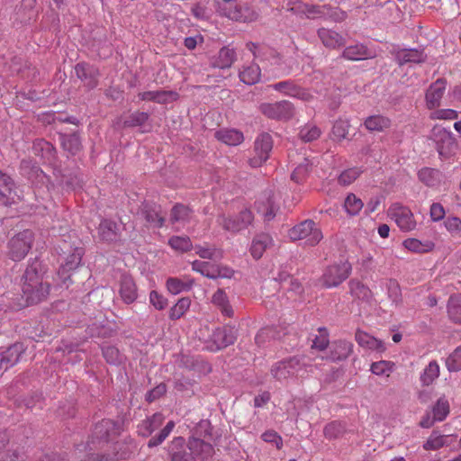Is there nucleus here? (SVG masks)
Listing matches in <instances>:
<instances>
[{"label": "nucleus", "mask_w": 461, "mask_h": 461, "mask_svg": "<svg viewBox=\"0 0 461 461\" xmlns=\"http://www.w3.org/2000/svg\"><path fill=\"white\" fill-rule=\"evenodd\" d=\"M364 206L362 200L354 194H348L344 202V208L350 216H355L360 212Z\"/></svg>", "instance_id": "46"}, {"label": "nucleus", "mask_w": 461, "mask_h": 461, "mask_svg": "<svg viewBox=\"0 0 461 461\" xmlns=\"http://www.w3.org/2000/svg\"><path fill=\"white\" fill-rule=\"evenodd\" d=\"M388 216L402 231H411L416 228L417 222L412 212L400 203H394L389 207Z\"/></svg>", "instance_id": "7"}, {"label": "nucleus", "mask_w": 461, "mask_h": 461, "mask_svg": "<svg viewBox=\"0 0 461 461\" xmlns=\"http://www.w3.org/2000/svg\"><path fill=\"white\" fill-rule=\"evenodd\" d=\"M164 416L161 413H155L151 417L142 420L138 426V432L140 436L147 438L158 429L164 422Z\"/></svg>", "instance_id": "28"}, {"label": "nucleus", "mask_w": 461, "mask_h": 461, "mask_svg": "<svg viewBox=\"0 0 461 461\" xmlns=\"http://www.w3.org/2000/svg\"><path fill=\"white\" fill-rule=\"evenodd\" d=\"M321 131L314 124H306L301 128L299 137L304 142H310L320 138Z\"/></svg>", "instance_id": "53"}, {"label": "nucleus", "mask_w": 461, "mask_h": 461, "mask_svg": "<svg viewBox=\"0 0 461 461\" xmlns=\"http://www.w3.org/2000/svg\"><path fill=\"white\" fill-rule=\"evenodd\" d=\"M174 428L175 422L173 420L168 421L167 425L160 430L158 435L152 437L149 440L148 447H153L160 445L169 436Z\"/></svg>", "instance_id": "56"}, {"label": "nucleus", "mask_w": 461, "mask_h": 461, "mask_svg": "<svg viewBox=\"0 0 461 461\" xmlns=\"http://www.w3.org/2000/svg\"><path fill=\"white\" fill-rule=\"evenodd\" d=\"M149 303L158 311L164 310L168 304L167 299L154 290L149 293Z\"/></svg>", "instance_id": "62"}, {"label": "nucleus", "mask_w": 461, "mask_h": 461, "mask_svg": "<svg viewBox=\"0 0 461 461\" xmlns=\"http://www.w3.org/2000/svg\"><path fill=\"white\" fill-rule=\"evenodd\" d=\"M318 37L320 38L322 44L329 49H339L346 44L345 38L339 32L330 29H319Z\"/></svg>", "instance_id": "21"}, {"label": "nucleus", "mask_w": 461, "mask_h": 461, "mask_svg": "<svg viewBox=\"0 0 461 461\" xmlns=\"http://www.w3.org/2000/svg\"><path fill=\"white\" fill-rule=\"evenodd\" d=\"M143 214L149 223L154 224L157 227H161L164 223L165 219L157 206L146 205L143 209Z\"/></svg>", "instance_id": "45"}, {"label": "nucleus", "mask_w": 461, "mask_h": 461, "mask_svg": "<svg viewBox=\"0 0 461 461\" xmlns=\"http://www.w3.org/2000/svg\"><path fill=\"white\" fill-rule=\"evenodd\" d=\"M447 81L444 78H438L432 83L425 94L426 106L432 110L440 105V101L445 94Z\"/></svg>", "instance_id": "16"}, {"label": "nucleus", "mask_w": 461, "mask_h": 461, "mask_svg": "<svg viewBox=\"0 0 461 461\" xmlns=\"http://www.w3.org/2000/svg\"><path fill=\"white\" fill-rule=\"evenodd\" d=\"M62 147L72 155L77 154L81 149V140L78 135H63L61 140Z\"/></svg>", "instance_id": "49"}, {"label": "nucleus", "mask_w": 461, "mask_h": 461, "mask_svg": "<svg viewBox=\"0 0 461 461\" xmlns=\"http://www.w3.org/2000/svg\"><path fill=\"white\" fill-rule=\"evenodd\" d=\"M353 350V344L348 340H338L333 342L330 348V357L333 361L346 359Z\"/></svg>", "instance_id": "31"}, {"label": "nucleus", "mask_w": 461, "mask_h": 461, "mask_svg": "<svg viewBox=\"0 0 461 461\" xmlns=\"http://www.w3.org/2000/svg\"><path fill=\"white\" fill-rule=\"evenodd\" d=\"M359 175L360 170L358 168H348L339 175L338 181L342 185H348L352 184L359 176Z\"/></svg>", "instance_id": "59"}, {"label": "nucleus", "mask_w": 461, "mask_h": 461, "mask_svg": "<svg viewBox=\"0 0 461 461\" xmlns=\"http://www.w3.org/2000/svg\"><path fill=\"white\" fill-rule=\"evenodd\" d=\"M303 370V364L297 357H290L274 364L271 367V375L279 381L295 377Z\"/></svg>", "instance_id": "8"}, {"label": "nucleus", "mask_w": 461, "mask_h": 461, "mask_svg": "<svg viewBox=\"0 0 461 461\" xmlns=\"http://www.w3.org/2000/svg\"><path fill=\"white\" fill-rule=\"evenodd\" d=\"M448 440L449 436L442 435L438 431L434 430L424 442L423 448L428 451H435L443 447L444 446H448L450 444Z\"/></svg>", "instance_id": "38"}, {"label": "nucleus", "mask_w": 461, "mask_h": 461, "mask_svg": "<svg viewBox=\"0 0 461 461\" xmlns=\"http://www.w3.org/2000/svg\"><path fill=\"white\" fill-rule=\"evenodd\" d=\"M23 351V345L21 343H15L1 353L0 356L5 365V368L9 369L17 364Z\"/></svg>", "instance_id": "33"}, {"label": "nucleus", "mask_w": 461, "mask_h": 461, "mask_svg": "<svg viewBox=\"0 0 461 461\" xmlns=\"http://www.w3.org/2000/svg\"><path fill=\"white\" fill-rule=\"evenodd\" d=\"M22 448L9 440L5 431H0V461H24Z\"/></svg>", "instance_id": "11"}, {"label": "nucleus", "mask_w": 461, "mask_h": 461, "mask_svg": "<svg viewBox=\"0 0 461 461\" xmlns=\"http://www.w3.org/2000/svg\"><path fill=\"white\" fill-rule=\"evenodd\" d=\"M431 139L436 143L437 150L440 156L447 154L455 145L452 133L441 126H434L431 131Z\"/></svg>", "instance_id": "13"}, {"label": "nucleus", "mask_w": 461, "mask_h": 461, "mask_svg": "<svg viewBox=\"0 0 461 461\" xmlns=\"http://www.w3.org/2000/svg\"><path fill=\"white\" fill-rule=\"evenodd\" d=\"M193 285L194 279L189 276H184L183 278L168 277L166 281L167 290L174 295L191 290Z\"/></svg>", "instance_id": "27"}, {"label": "nucleus", "mask_w": 461, "mask_h": 461, "mask_svg": "<svg viewBox=\"0 0 461 461\" xmlns=\"http://www.w3.org/2000/svg\"><path fill=\"white\" fill-rule=\"evenodd\" d=\"M118 294L122 301L127 304L134 303L138 298V289L131 276L123 274L118 282Z\"/></svg>", "instance_id": "14"}, {"label": "nucleus", "mask_w": 461, "mask_h": 461, "mask_svg": "<svg viewBox=\"0 0 461 461\" xmlns=\"http://www.w3.org/2000/svg\"><path fill=\"white\" fill-rule=\"evenodd\" d=\"M270 87L285 95L294 97L304 102H310L313 99L312 94L308 89L302 88L292 81H282L270 86Z\"/></svg>", "instance_id": "12"}, {"label": "nucleus", "mask_w": 461, "mask_h": 461, "mask_svg": "<svg viewBox=\"0 0 461 461\" xmlns=\"http://www.w3.org/2000/svg\"><path fill=\"white\" fill-rule=\"evenodd\" d=\"M447 313L454 322L461 324V294L450 296L447 303Z\"/></svg>", "instance_id": "40"}, {"label": "nucleus", "mask_w": 461, "mask_h": 461, "mask_svg": "<svg viewBox=\"0 0 461 461\" xmlns=\"http://www.w3.org/2000/svg\"><path fill=\"white\" fill-rule=\"evenodd\" d=\"M142 101H153L158 104H167L170 101L176 100L178 94L173 91L157 90L146 91L138 95Z\"/></svg>", "instance_id": "24"}, {"label": "nucleus", "mask_w": 461, "mask_h": 461, "mask_svg": "<svg viewBox=\"0 0 461 461\" xmlns=\"http://www.w3.org/2000/svg\"><path fill=\"white\" fill-rule=\"evenodd\" d=\"M375 57V53L362 43L346 47L341 54V58L352 61L373 59Z\"/></svg>", "instance_id": "19"}, {"label": "nucleus", "mask_w": 461, "mask_h": 461, "mask_svg": "<svg viewBox=\"0 0 461 461\" xmlns=\"http://www.w3.org/2000/svg\"><path fill=\"white\" fill-rule=\"evenodd\" d=\"M426 54L423 50L410 49L399 50L395 53V59L400 66L407 63H421L426 60Z\"/></svg>", "instance_id": "23"}, {"label": "nucleus", "mask_w": 461, "mask_h": 461, "mask_svg": "<svg viewBox=\"0 0 461 461\" xmlns=\"http://www.w3.org/2000/svg\"><path fill=\"white\" fill-rule=\"evenodd\" d=\"M350 123L348 120H337L331 130V139L336 141H342L348 135Z\"/></svg>", "instance_id": "43"}, {"label": "nucleus", "mask_w": 461, "mask_h": 461, "mask_svg": "<svg viewBox=\"0 0 461 461\" xmlns=\"http://www.w3.org/2000/svg\"><path fill=\"white\" fill-rule=\"evenodd\" d=\"M191 306V300L188 297L180 298L169 310L168 317L176 321L183 317Z\"/></svg>", "instance_id": "39"}, {"label": "nucleus", "mask_w": 461, "mask_h": 461, "mask_svg": "<svg viewBox=\"0 0 461 461\" xmlns=\"http://www.w3.org/2000/svg\"><path fill=\"white\" fill-rule=\"evenodd\" d=\"M253 221V214L249 210H243L240 214L232 219L225 215H221L217 218V222L225 230L231 232H238L241 230L248 228Z\"/></svg>", "instance_id": "10"}, {"label": "nucleus", "mask_w": 461, "mask_h": 461, "mask_svg": "<svg viewBox=\"0 0 461 461\" xmlns=\"http://www.w3.org/2000/svg\"><path fill=\"white\" fill-rule=\"evenodd\" d=\"M212 339L214 344V348H212V349L220 350L232 345L236 341L237 330L230 326L218 328L213 331Z\"/></svg>", "instance_id": "15"}, {"label": "nucleus", "mask_w": 461, "mask_h": 461, "mask_svg": "<svg viewBox=\"0 0 461 461\" xmlns=\"http://www.w3.org/2000/svg\"><path fill=\"white\" fill-rule=\"evenodd\" d=\"M260 68L258 64H251L240 73V80L247 85H254L260 78Z\"/></svg>", "instance_id": "42"}, {"label": "nucleus", "mask_w": 461, "mask_h": 461, "mask_svg": "<svg viewBox=\"0 0 461 461\" xmlns=\"http://www.w3.org/2000/svg\"><path fill=\"white\" fill-rule=\"evenodd\" d=\"M261 438L265 442L274 443L277 449H281L283 447V438L275 430L270 429L265 431Z\"/></svg>", "instance_id": "64"}, {"label": "nucleus", "mask_w": 461, "mask_h": 461, "mask_svg": "<svg viewBox=\"0 0 461 461\" xmlns=\"http://www.w3.org/2000/svg\"><path fill=\"white\" fill-rule=\"evenodd\" d=\"M348 285L350 293L355 298L363 301H368L371 298V290L361 282L351 280Z\"/></svg>", "instance_id": "44"}, {"label": "nucleus", "mask_w": 461, "mask_h": 461, "mask_svg": "<svg viewBox=\"0 0 461 461\" xmlns=\"http://www.w3.org/2000/svg\"><path fill=\"white\" fill-rule=\"evenodd\" d=\"M220 141L229 146H237L243 142L244 136L240 131L235 129H222L215 132Z\"/></svg>", "instance_id": "30"}, {"label": "nucleus", "mask_w": 461, "mask_h": 461, "mask_svg": "<svg viewBox=\"0 0 461 461\" xmlns=\"http://www.w3.org/2000/svg\"><path fill=\"white\" fill-rule=\"evenodd\" d=\"M259 111L267 118L276 121H289L294 115V104L286 100L263 103L259 105Z\"/></svg>", "instance_id": "6"}, {"label": "nucleus", "mask_w": 461, "mask_h": 461, "mask_svg": "<svg viewBox=\"0 0 461 461\" xmlns=\"http://www.w3.org/2000/svg\"><path fill=\"white\" fill-rule=\"evenodd\" d=\"M439 375V366L436 361H431L424 369L420 380L424 385H429Z\"/></svg>", "instance_id": "51"}, {"label": "nucleus", "mask_w": 461, "mask_h": 461, "mask_svg": "<svg viewBox=\"0 0 461 461\" xmlns=\"http://www.w3.org/2000/svg\"><path fill=\"white\" fill-rule=\"evenodd\" d=\"M394 363L386 360H381L374 362L371 365L370 370L375 375H385L390 376V374L393 371Z\"/></svg>", "instance_id": "55"}, {"label": "nucleus", "mask_w": 461, "mask_h": 461, "mask_svg": "<svg viewBox=\"0 0 461 461\" xmlns=\"http://www.w3.org/2000/svg\"><path fill=\"white\" fill-rule=\"evenodd\" d=\"M289 237L293 240H305L307 245L315 246L322 240L323 235L313 221L305 220L289 230Z\"/></svg>", "instance_id": "5"}, {"label": "nucleus", "mask_w": 461, "mask_h": 461, "mask_svg": "<svg viewBox=\"0 0 461 461\" xmlns=\"http://www.w3.org/2000/svg\"><path fill=\"white\" fill-rule=\"evenodd\" d=\"M194 249L196 255L203 259H216L222 258V251L215 247L196 245Z\"/></svg>", "instance_id": "52"}, {"label": "nucleus", "mask_w": 461, "mask_h": 461, "mask_svg": "<svg viewBox=\"0 0 461 461\" xmlns=\"http://www.w3.org/2000/svg\"><path fill=\"white\" fill-rule=\"evenodd\" d=\"M192 269L207 278L215 279V264L194 260L192 263Z\"/></svg>", "instance_id": "48"}, {"label": "nucleus", "mask_w": 461, "mask_h": 461, "mask_svg": "<svg viewBox=\"0 0 461 461\" xmlns=\"http://www.w3.org/2000/svg\"><path fill=\"white\" fill-rule=\"evenodd\" d=\"M167 243L172 249L178 253L188 252L193 249V243L187 236H172Z\"/></svg>", "instance_id": "41"}, {"label": "nucleus", "mask_w": 461, "mask_h": 461, "mask_svg": "<svg viewBox=\"0 0 461 461\" xmlns=\"http://www.w3.org/2000/svg\"><path fill=\"white\" fill-rule=\"evenodd\" d=\"M34 233L31 230H23L13 236L7 243V257L13 261L23 260L32 249Z\"/></svg>", "instance_id": "3"}, {"label": "nucleus", "mask_w": 461, "mask_h": 461, "mask_svg": "<svg viewBox=\"0 0 461 461\" xmlns=\"http://www.w3.org/2000/svg\"><path fill=\"white\" fill-rule=\"evenodd\" d=\"M446 366L450 372L461 370V345L448 356Z\"/></svg>", "instance_id": "57"}, {"label": "nucleus", "mask_w": 461, "mask_h": 461, "mask_svg": "<svg viewBox=\"0 0 461 461\" xmlns=\"http://www.w3.org/2000/svg\"><path fill=\"white\" fill-rule=\"evenodd\" d=\"M75 72L78 78L81 80H86L90 78L88 83L90 87H95L96 86V80L94 77L93 70L90 66L86 63H78L75 67Z\"/></svg>", "instance_id": "54"}, {"label": "nucleus", "mask_w": 461, "mask_h": 461, "mask_svg": "<svg viewBox=\"0 0 461 461\" xmlns=\"http://www.w3.org/2000/svg\"><path fill=\"white\" fill-rule=\"evenodd\" d=\"M149 119V114L144 112H134L124 121L125 127H136L143 125Z\"/></svg>", "instance_id": "58"}, {"label": "nucleus", "mask_w": 461, "mask_h": 461, "mask_svg": "<svg viewBox=\"0 0 461 461\" xmlns=\"http://www.w3.org/2000/svg\"><path fill=\"white\" fill-rule=\"evenodd\" d=\"M273 149V139L268 133L259 134L254 143V156L249 163L252 167H261L268 158Z\"/></svg>", "instance_id": "9"}, {"label": "nucleus", "mask_w": 461, "mask_h": 461, "mask_svg": "<svg viewBox=\"0 0 461 461\" xmlns=\"http://www.w3.org/2000/svg\"><path fill=\"white\" fill-rule=\"evenodd\" d=\"M212 303L219 308L221 314L231 318L234 311L230 304L229 298L222 289H218L212 297Z\"/></svg>", "instance_id": "35"}, {"label": "nucleus", "mask_w": 461, "mask_h": 461, "mask_svg": "<svg viewBox=\"0 0 461 461\" xmlns=\"http://www.w3.org/2000/svg\"><path fill=\"white\" fill-rule=\"evenodd\" d=\"M402 246L412 253H428L434 249L435 244L431 240L421 241L415 238H408L402 241Z\"/></svg>", "instance_id": "32"}, {"label": "nucleus", "mask_w": 461, "mask_h": 461, "mask_svg": "<svg viewBox=\"0 0 461 461\" xmlns=\"http://www.w3.org/2000/svg\"><path fill=\"white\" fill-rule=\"evenodd\" d=\"M192 211L185 205L176 204L170 213V221L172 224H179L184 227L190 221Z\"/></svg>", "instance_id": "34"}, {"label": "nucleus", "mask_w": 461, "mask_h": 461, "mask_svg": "<svg viewBox=\"0 0 461 461\" xmlns=\"http://www.w3.org/2000/svg\"><path fill=\"white\" fill-rule=\"evenodd\" d=\"M84 251L82 248H75L71 254H69L65 262L61 265L59 271V276L64 279V283L67 281L65 275L69 271L76 269L81 263Z\"/></svg>", "instance_id": "26"}, {"label": "nucleus", "mask_w": 461, "mask_h": 461, "mask_svg": "<svg viewBox=\"0 0 461 461\" xmlns=\"http://www.w3.org/2000/svg\"><path fill=\"white\" fill-rule=\"evenodd\" d=\"M235 60V51L229 47H223L220 50L217 57L212 60V66L218 68H228Z\"/></svg>", "instance_id": "37"}, {"label": "nucleus", "mask_w": 461, "mask_h": 461, "mask_svg": "<svg viewBox=\"0 0 461 461\" xmlns=\"http://www.w3.org/2000/svg\"><path fill=\"white\" fill-rule=\"evenodd\" d=\"M119 229L116 222L110 220H103L98 228V235L101 240L105 241H113L118 238Z\"/></svg>", "instance_id": "36"}, {"label": "nucleus", "mask_w": 461, "mask_h": 461, "mask_svg": "<svg viewBox=\"0 0 461 461\" xmlns=\"http://www.w3.org/2000/svg\"><path fill=\"white\" fill-rule=\"evenodd\" d=\"M13 187L14 182L12 178L0 171V203L10 205L14 203L16 200L21 199Z\"/></svg>", "instance_id": "18"}, {"label": "nucleus", "mask_w": 461, "mask_h": 461, "mask_svg": "<svg viewBox=\"0 0 461 461\" xmlns=\"http://www.w3.org/2000/svg\"><path fill=\"white\" fill-rule=\"evenodd\" d=\"M458 116L456 110L453 109H439L435 110L429 115L431 120H455Z\"/></svg>", "instance_id": "61"}, {"label": "nucleus", "mask_w": 461, "mask_h": 461, "mask_svg": "<svg viewBox=\"0 0 461 461\" xmlns=\"http://www.w3.org/2000/svg\"><path fill=\"white\" fill-rule=\"evenodd\" d=\"M273 243L272 238L268 234L261 233L257 235L252 241L250 253L255 259H259L266 249Z\"/></svg>", "instance_id": "29"}, {"label": "nucleus", "mask_w": 461, "mask_h": 461, "mask_svg": "<svg viewBox=\"0 0 461 461\" xmlns=\"http://www.w3.org/2000/svg\"><path fill=\"white\" fill-rule=\"evenodd\" d=\"M225 15L235 21L239 22H253L258 19V14L257 12L252 10L249 6H240L234 5L233 3H230V5L226 7H224Z\"/></svg>", "instance_id": "17"}, {"label": "nucleus", "mask_w": 461, "mask_h": 461, "mask_svg": "<svg viewBox=\"0 0 461 461\" xmlns=\"http://www.w3.org/2000/svg\"><path fill=\"white\" fill-rule=\"evenodd\" d=\"M213 447L196 438H189L185 444L181 437L174 438L171 443V461H197V457L204 460L213 454Z\"/></svg>", "instance_id": "1"}, {"label": "nucleus", "mask_w": 461, "mask_h": 461, "mask_svg": "<svg viewBox=\"0 0 461 461\" xmlns=\"http://www.w3.org/2000/svg\"><path fill=\"white\" fill-rule=\"evenodd\" d=\"M351 265L348 261L328 266L319 279L321 287L330 289L338 287L351 274Z\"/></svg>", "instance_id": "4"}, {"label": "nucleus", "mask_w": 461, "mask_h": 461, "mask_svg": "<svg viewBox=\"0 0 461 461\" xmlns=\"http://www.w3.org/2000/svg\"><path fill=\"white\" fill-rule=\"evenodd\" d=\"M363 125L371 133L384 132L391 128L392 120L382 114H374L366 117Z\"/></svg>", "instance_id": "20"}, {"label": "nucleus", "mask_w": 461, "mask_h": 461, "mask_svg": "<svg viewBox=\"0 0 461 461\" xmlns=\"http://www.w3.org/2000/svg\"><path fill=\"white\" fill-rule=\"evenodd\" d=\"M344 431V426L339 421L327 424L323 429L325 438L331 439L338 438Z\"/></svg>", "instance_id": "60"}, {"label": "nucleus", "mask_w": 461, "mask_h": 461, "mask_svg": "<svg viewBox=\"0 0 461 461\" xmlns=\"http://www.w3.org/2000/svg\"><path fill=\"white\" fill-rule=\"evenodd\" d=\"M450 411V406L447 399L446 397H440L436 404L432 408V413L434 416V420L442 421L448 415Z\"/></svg>", "instance_id": "47"}, {"label": "nucleus", "mask_w": 461, "mask_h": 461, "mask_svg": "<svg viewBox=\"0 0 461 461\" xmlns=\"http://www.w3.org/2000/svg\"><path fill=\"white\" fill-rule=\"evenodd\" d=\"M23 294L27 303H38L45 300L50 293V285L42 281L36 268L28 267L23 275Z\"/></svg>", "instance_id": "2"}, {"label": "nucleus", "mask_w": 461, "mask_h": 461, "mask_svg": "<svg viewBox=\"0 0 461 461\" xmlns=\"http://www.w3.org/2000/svg\"><path fill=\"white\" fill-rule=\"evenodd\" d=\"M309 172V164L307 159H304V163H301L294 168L291 175L292 180L296 183H301Z\"/></svg>", "instance_id": "63"}, {"label": "nucleus", "mask_w": 461, "mask_h": 461, "mask_svg": "<svg viewBox=\"0 0 461 461\" xmlns=\"http://www.w3.org/2000/svg\"><path fill=\"white\" fill-rule=\"evenodd\" d=\"M355 339L357 344L366 349L376 352H384L385 350L384 344L382 340L366 331L357 330Z\"/></svg>", "instance_id": "22"}, {"label": "nucleus", "mask_w": 461, "mask_h": 461, "mask_svg": "<svg viewBox=\"0 0 461 461\" xmlns=\"http://www.w3.org/2000/svg\"><path fill=\"white\" fill-rule=\"evenodd\" d=\"M258 213L263 216L264 221H269L276 216L277 207L271 195H263L255 203Z\"/></svg>", "instance_id": "25"}, {"label": "nucleus", "mask_w": 461, "mask_h": 461, "mask_svg": "<svg viewBox=\"0 0 461 461\" xmlns=\"http://www.w3.org/2000/svg\"><path fill=\"white\" fill-rule=\"evenodd\" d=\"M439 176L438 170L430 167L421 168L418 172V177L420 182L428 186H433L437 184Z\"/></svg>", "instance_id": "50"}]
</instances>
